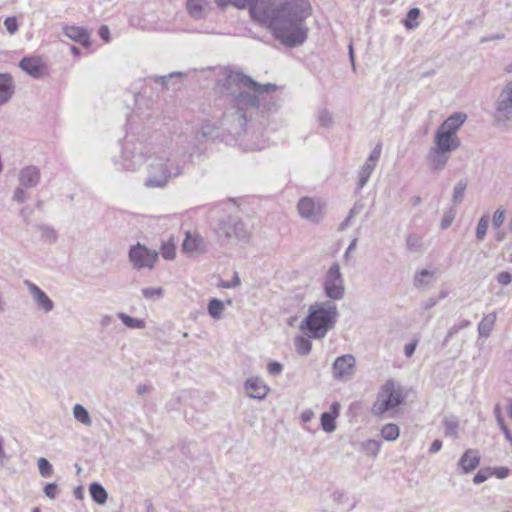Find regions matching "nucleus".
<instances>
[{
    "label": "nucleus",
    "mask_w": 512,
    "mask_h": 512,
    "mask_svg": "<svg viewBox=\"0 0 512 512\" xmlns=\"http://www.w3.org/2000/svg\"><path fill=\"white\" fill-rule=\"evenodd\" d=\"M217 89L229 103L220 119L221 129L233 136L245 132L248 118L254 112H269L277 107L271 95L277 89L275 84H259L241 72H228L218 81Z\"/></svg>",
    "instance_id": "nucleus-1"
},
{
    "label": "nucleus",
    "mask_w": 512,
    "mask_h": 512,
    "mask_svg": "<svg viewBox=\"0 0 512 512\" xmlns=\"http://www.w3.org/2000/svg\"><path fill=\"white\" fill-rule=\"evenodd\" d=\"M310 14L308 0H258L252 7V19L267 26L277 40L291 48L306 41L305 20Z\"/></svg>",
    "instance_id": "nucleus-2"
},
{
    "label": "nucleus",
    "mask_w": 512,
    "mask_h": 512,
    "mask_svg": "<svg viewBox=\"0 0 512 512\" xmlns=\"http://www.w3.org/2000/svg\"><path fill=\"white\" fill-rule=\"evenodd\" d=\"M186 158L185 154L178 151L154 152L148 157L144 186L147 188H165L171 179L183 173Z\"/></svg>",
    "instance_id": "nucleus-3"
},
{
    "label": "nucleus",
    "mask_w": 512,
    "mask_h": 512,
    "mask_svg": "<svg viewBox=\"0 0 512 512\" xmlns=\"http://www.w3.org/2000/svg\"><path fill=\"white\" fill-rule=\"evenodd\" d=\"M338 316L337 305L333 301L316 302L310 305L299 329L309 338L322 339L335 327Z\"/></svg>",
    "instance_id": "nucleus-4"
},
{
    "label": "nucleus",
    "mask_w": 512,
    "mask_h": 512,
    "mask_svg": "<svg viewBox=\"0 0 512 512\" xmlns=\"http://www.w3.org/2000/svg\"><path fill=\"white\" fill-rule=\"evenodd\" d=\"M406 394L404 388L395 380H387L381 387L376 401L373 403L371 413L375 417H382L387 412L403 404Z\"/></svg>",
    "instance_id": "nucleus-5"
},
{
    "label": "nucleus",
    "mask_w": 512,
    "mask_h": 512,
    "mask_svg": "<svg viewBox=\"0 0 512 512\" xmlns=\"http://www.w3.org/2000/svg\"><path fill=\"white\" fill-rule=\"evenodd\" d=\"M214 232L221 245H227L231 241L247 243L251 237V231L244 221L232 215L220 219L214 226Z\"/></svg>",
    "instance_id": "nucleus-6"
},
{
    "label": "nucleus",
    "mask_w": 512,
    "mask_h": 512,
    "mask_svg": "<svg viewBox=\"0 0 512 512\" xmlns=\"http://www.w3.org/2000/svg\"><path fill=\"white\" fill-rule=\"evenodd\" d=\"M146 157L145 145L142 142H133L126 138L123 144L122 154L119 158L114 157L113 163L117 170L135 171L139 169Z\"/></svg>",
    "instance_id": "nucleus-7"
},
{
    "label": "nucleus",
    "mask_w": 512,
    "mask_h": 512,
    "mask_svg": "<svg viewBox=\"0 0 512 512\" xmlns=\"http://www.w3.org/2000/svg\"><path fill=\"white\" fill-rule=\"evenodd\" d=\"M493 120L494 125L502 131L512 127V81L503 87L495 101Z\"/></svg>",
    "instance_id": "nucleus-8"
},
{
    "label": "nucleus",
    "mask_w": 512,
    "mask_h": 512,
    "mask_svg": "<svg viewBox=\"0 0 512 512\" xmlns=\"http://www.w3.org/2000/svg\"><path fill=\"white\" fill-rule=\"evenodd\" d=\"M323 288L325 295L330 299V301L334 302L335 300H341L344 297V281L338 263H333L328 269L324 278Z\"/></svg>",
    "instance_id": "nucleus-9"
},
{
    "label": "nucleus",
    "mask_w": 512,
    "mask_h": 512,
    "mask_svg": "<svg viewBox=\"0 0 512 512\" xmlns=\"http://www.w3.org/2000/svg\"><path fill=\"white\" fill-rule=\"evenodd\" d=\"M158 256L159 254L156 250L149 249L141 243L131 246L128 253L130 262L137 270L144 268L153 269Z\"/></svg>",
    "instance_id": "nucleus-10"
},
{
    "label": "nucleus",
    "mask_w": 512,
    "mask_h": 512,
    "mask_svg": "<svg viewBox=\"0 0 512 512\" xmlns=\"http://www.w3.org/2000/svg\"><path fill=\"white\" fill-rule=\"evenodd\" d=\"M297 208L302 218L313 223H318L323 217V205L320 200L303 197L299 200Z\"/></svg>",
    "instance_id": "nucleus-11"
},
{
    "label": "nucleus",
    "mask_w": 512,
    "mask_h": 512,
    "mask_svg": "<svg viewBox=\"0 0 512 512\" xmlns=\"http://www.w3.org/2000/svg\"><path fill=\"white\" fill-rule=\"evenodd\" d=\"M356 359L352 354H345L335 359L332 365L333 377L337 380L350 379L355 372Z\"/></svg>",
    "instance_id": "nucleus-12"
},
{
    "label": "nucleus",
    "mask_w": 512,
    "mask_h": 512,
    "mask_svg": "<svg viewBox=\"0 0 512 512\" xmlns=\"http://www.w3.org/2000/svg\"><path fill=\"white\" fill-rule=\"evenodd\" d=\"M24 285L27 287L36 307L39 310L47 314L54 309V302L40 287L29 280H24Z\"/></svg>",
    "instance_id": "nucleus-13"
},
{
    "label": "nucleus",
    "mask_w": 512,
    "mask_h": 512,
    "mask_svg": "<svg viewBox=\"0 0 512 512\" xmlns=\"http://www.w3.org/2000/svg\"><path fill=\"white\" fill-rule=\"evenodd\" d=\"M182 250L189 255L204 254L207 251V242L197 232H186L182 243Z\"/></svg>",
    "instance_id": "nucleus-14"
},
{
    "label": "nucleus",
    "mask_w": 512,
    "mask_h": 512,
    "mask_svg": "<svg viewBox=\"0 0 512 512\" xmlns=\"http://www.w3.org/2000/svg\"><path fill=\"white\" fill-rule=\"evenodd\" d=\"M449 159V153L439 150L432 146L428 151L426 162L427 166L432 172L438 173L446 167V164L449 161Z\"/></svg>",
    "instance_id": "nucleus-15"
},
{
    "label": "nucleus",
    "mask_w": 512,
    "mask_h": 512,
    "mask_svg": "<svg viewBox=\"0 0 512 512\" xmlns=\"http://www.w3.org/2000/svg\"><path fill=\"white\" fill-rule=\"evenodd\" d=\"M460 146V140L457 136L450 135L444 131L436 130L433 147L451 154Z\"/></svg>",
    "instance_id": "nucleus-16"
},
{
    "label": "nucleus",
    "mask_w": 512,
    "mask_h": 512,
    "mask_svg": "<svg viewBox=\"0 0 512 512\" xmlns=\"http://www.w3.org/2000/svg\"><path fill=\"white\" fill-rule=\"evenodd\" d=\"M41 178V173L38 167L30 165L20 170L18 180L24 188L36 187Z\"/></svg>",
    "instance_id": "nucleus-17"
},
{
    "label": "nucleus",
    "mask_w": 512,
    "mask_h": 512,
    "mask_svg": "<svg viewBox=\"0 0 512 512\" xmlns=\"http://www.w3.org/2000/svg\"><path fill=\"white\" fill-rule=\"evenodd\" d=\"M245 391L250 398L264 399L269 391L268 386L260 378H249L245 382Z\"/></svg>",
    "instance_id": "nucleus-18"
},
{
    "label": "nucleus",
    "mask_w": 512,
    "mask_h": 512,
    "mask_svg": "<svg viewBox=\"0 0 512 512\" xmlns=\"http://www.w3.org/2000/svg\"><path fill=\"white\" fill-rule=\"evenodd\" d=\"M480 464V454L477 450L468 449L460 457L458 467L463 474L474 471Z\"/></svg>",
    "instance_id": "nucleus-19"
},
{
    "label": "nucleus",
    "mask_w": 512,
    "mask_h": 512,
    "mask_svg": "<svg viewBox=\"0 0 512 512\" xmlns=\"http://www.w3.org/2000/svg\"><path fill=\"white\" fill-rule=\"evenodd\" d=\"M340 414V404L333 402L330 406V411L323 412L320 417L322 429L326 433H332L336 429L335 420Z\"/></svg>",
    "instance_id": "nucleus-20"
},
{
    "label": "nucleus",
    "mask_w": 512,
    "mask_h": 512,
    "mask_svg": "<svg viewBox=\"0 0 512 512\" xmlns=\"http://www.w3.org/2000/svg\"><path fill=\"white\" fill-rule=\"evenodd\" d=\"M63 33L66 37L74 42L81 44L84 47L90 46V34L83 27L78 26H65Z\"/></svg>",
    "instance_id": "nucleus-21"
},
{
    "label": "nucleus",
    "mask_w": 512,
    "mask_h": 512,
    "mask_svg": "<svg viewBox=\"0 0 512 512\" xmlns=\"http://www.w3.org/2000/svg\"><path fill=\"white\" fill-rule=\"evenodd\" d=\"M19 67L34 78H41L44 74V66L41 60L36 57L23 58L19 63Z\"/></svg>",
    "instance_id": "nucleus-22"
},
{
    "label": "nucleus",
    "mask_w": 512,
    "mask_h": 512,
    "mask_svg": "<svg viewBox=\"0 0 512 512\" xmlns=\"http://www.w3.org/2000/svg\"><path fill=\"white\" fill-rule=\"evenodd\" d=\"M464 113H454L449 116L439 127L438 130L444 131L450 135L457 136L456 133L466 120Z\"/></svg>",
    "instance_id": "nucleus-23"
},
{
    "label": "nucleus",
    "mask_w": 512,
    "mask_h": 512,
    "mask_svg": "<svg viewBox=\"0 0 512 512\" xmlns=\"http://www.w3.org/2000/svg\"><path fill=\"white\" fill-rule=\"evenodd\" d=\"M15 86L8 73H0V106L6 104L13 96Z\"/></svg>",
    "instance_id": "nucleus-24"
},
{
    "label": "nucleus",
    "mask_w": 512,
    "mask_h": 512,
    "mask_svg": "<svg viewBox=\"0 0 512 512\" xmlns=\"http://www.w3.org/2000/svg\"><path fill=\"white\" fill-rule=\"evenodd\" d=\"M221 125H216L210 121L203 123L201 128L196 132L195 139L199 142L208 141L218 138L220 135Z\"/></svg>",
    "instance_id": "nucleus-25"
},
{
    "label": "nucleus",
    "mask_w": 512,
    "mask_h": 512,
    "mask_svg": "<svg viewBox=\"0 0 512 512\" xmlns=\"http://www.w3.org/2000/svg\"><path fill=\"white\" fill-rule=\"evenodd\" d=\"M207 6L208 2L206 0H187L186 2V9L195 20L205 18Z\"/></svg>",
    "instance_id": "nucleus-26"
},
{
    "label": "nucleus",
    "mask_w": 512,
    "mask_h": 512,
    "mask_svg": "<svg viewBox=\"0 0 512 512\" xmlns=\"http://www.w3.org/2000/svg\"><path fill=\"white\" fill-rule=\"evenodd\" d=\"M89 492L91 498L94 502L99 505H103L106 503L108 498V493L105 488L98 482H93L89 486Z\"/></svg>",
    "instance_id": "nucleus-27"
},
{
    "label": "nucleus",
    "mask_w": 512,
    "mask_h": 512,
    "mask_svg": "<svg viewBox=\"0 0 512 512\" xmlns=\"http://www.w3.org/2000/svg\"><path fill=\"white\" fill-rule=\"evenodd\" d=\"M219 7H226L232 5L238 9H248L249 14L252 17V7L258 2V0H215Z\"/></svg>",
    "instance_id": "nucleus-28"
},
{
    "label": "nucleus",
    "mask_w": 512,
    "mask_h": 512,
    "mask_svg": "<svg viewBox=\"0 0 512 512\" xmlns=\"http://www.w3.org/2000/svg\"><path fill=\"white\" fill-rule=\"evenodd\" d=\"M496 321V313H490L486 315L481 322L478 324V332L480 336L487 337L490 335V332L494 326Z\"/></svg>",
    "instance_id": "nucleus-29"
},
{
    "label": "nucleus",
    "mask_w": 512,
    "mask_h": 512,
    "mask_svg": "<svg viewBox=\"0 0 512 512\" xmlns=\"http://www.w3.org/2000/svg\"><path fill=\"white\" fill-rule=\"evenodd\" d=\"M375 168L374 163L366 161L359 171V180L357 183V189L361 190L368 182L373 170Z\"/></svg>",
    "instance_id": "nucleus-30"
},
{
    "label": "nucleus",
    "mask_w": 512,
    "mask_h": 512,
    "mask_svg": "<svg viewBox=\"0 0 512 512\" xmlns=\"http://www.w3.org/2000/svg\"><path fill=\"white\" fill-rule=\"evenodd\" d=\"M225 309L224 303L217 299V298H211L209 300L207 310L208 314L215 320H218L221 318L222 313Z\"/></svg>",
    "instance_id": "nucleus-31"
},
{
    "label": "nucleus",
    "mask_w": 512,
    "mask_h": 512,
    "mask_svg": "<svg viewBox=\"0 0 512 512\" xmlns=\"http://www.w3.org/2000/svg\"><path fill=\"white\" fill-rule=\"evenodd\" d=\"M72 411H73V416L77 421H79L80 423H82L86 426H91L92 420H91L90 414H89L88 410L83 405H81V404L74 405Z\"/></svg>",
    "instance_id": "nucleus-32"
},
{
    "label": "nucleus",
    "mask_w": 512,
    "mask_h": 512,
    "mask_svg": "<svg viewBox=\"0 0 512 512\" xmlns=\"http://www.w3.org/2000/svg\"><path fill=\"white\" fill-rule=\"evenodd\" d=\"M38 230L40 231L41 239L44 242L53 244L57 241L58 235H57L56 230L52 226L46 225V224H40V225H38Z\"/></svg>",
    "instance_id": "nucleus-33"
},
{
    "label": "nucleus",
    "mask_w": 512,
    "mask_h": 512,
    "mask_svg": "<svg viewBox=\"0 0 512 512\" xmlns=\"http://www.w3.org/2000/svg\"><path fill=\"white\" fill-rule=\"evenodd\" d=\"M311 338L308 336H297L294 340L295 348L298 354L308 355L312 349Z\"/></svg>",
    "instance_id": "nucleus-34"
},
{
    "label": "nucleus",
    "mask_w": 512,
    "mask_h": 512,
    "mask_svg": "<svg viewBox=\"0 0 512 512\" xmlns=\"http://www.w3.org/2000/svg\"><path fill=\"white\" fill-rule=\"evenodd\" d=\"M118 317L122 321V323L128 328L143 329L145 327L144 320L131 317L126 313L120 312L118 313Z\"/></svg>",
    "instance_id": "nucleus-35"
},
{
    "label": "nucleus",
    "mask_w": 512,
    "mask_h": 512,
    "mask_svg": "<svg viewBox=\"0 0 512 512\" xmlns=\"http://www.w3.org/2000/svg\"><path fill=\"white\" fill-rule=\"evenodd\" d=\"M399 427L394 423H388L381 429V436L386 441H395L399 437Z\"/></svg>",
    "instance_id": "nucleus-36"
},
{
    "label": "nucleus",
    "mask_w": 512,
    "mask_h": 512,
    "mask_svg": "<svg viewBox=\"0 0 512 512\" xmlns=\"http://www.w3.org/2000/svg\"><path fill=\"white\" fill-rule=\"evenodd\" d=\"M466 188H467V182L465 180L458 181L456 183V185L454 186L453 194H452V202L455 205L462 203V201L464 199Z\"/></svg>",
    "instance_id": "nucleus-37"
},
{
    "label": "nucleus",
    "mask_w": 512,
    "mask_h": 512,
    "mask_svg": "<svg viewBox=\"0 0 512 512\" xmlns=\"http://www.w3.org/2000/svg\"><path fill=\"white\" fill-rule=\"evenodd\" d=\"M489 220H490V218H489L488 214H484L480 217L477 227H476V232H475V236L478 241L484 240L486 233H487Z\"/></svg>",
    "instance_id": "nucleus-38"
},
{
    "label": "nucleus",
    "mask_w": 512,
    "mask_h": 512,
    "mask_svg": "<svg viewBox=\"0 0 512 512\" xmlns=\"http://www.w3.org/2000/svg\"><path fill=\"white\" fill-rule=\"evenodd\" d=\"M362 449L366 454L376 457L380 452L381 443L378 440L368 439L362 443Z\"/></svg>",
    "instance_id": "nucleus-39"
},
{
    "label": "nucleus",
    "mask_w": 512,
    "mask_h": 512,
    "mask_svg": "<svg viewBox=\"0 0 512 512\" xmlns=\"http://www.w3.org/2000/svg\"><path fill=\"white\" fill-rule=\"evenodd\" d=\"M446 436L456 438L458 436V421L454 417L445 418L443 421Z\"/></svg>",
    "instance_id": "nucleus-40"
},
{
    "label": "nucleus",
    "mask_w": 512,
    "mask_h": 512,
    "mask_svg": "<svg viewBox=\"0 0 512 512\" xmlns=\"http://www.w3.org/2000/svg\"><path fill=\"white\" fill-rule=\"evenodd\" d=\"M185 74L183 72H172L168 75H164V76H151L149 77L148 79L149 80H154L156 83H160L161 86L164 88V89H168L169 86H168V82L174 78H181L183 77Z\"/></svg>",
    "instance_id": "nucleus-41"
},
{
    "label": "nucleus",
    "mask_w": 512,
    "mask_h": 512,
    "mask_svg": "<svg viewBox=\"0 0 512 512\" xmlns=\"http://www.w3.org/2000/svg\"><path fill=\"white\" fill-rule=\"evenodd\" d=\"M422 239L416 234H409L406 238V247L410 252H420L422 250Z\"/></svg>",
    "instance_id": "nucleus-42"
},
{
    "label": "nucleus",
    "mask_w": 512,
    "mask_h": 512,
    "mask_svg": "<svg viewBox=\"0 0 512 512\" xmlns=\"http://www.w3.org/2000/svg\"><path fill=\"white\" fill-rule=\"evenodd\" d=\"M494 415H495L497 423H498L500 429L502 430L503 434L505 435L506 439L508 441L512 442L511 433L504 422V418L502 417V414H501V408L498 404L494 407Z\"/></svg>",
    "instance_id": "nucleus-43"
},
{
    "label": "nucleus",
    "mask_w": 512,
    "mask_h": 512,
    "mask_svg": "<svg viewBox=\"0 0 512 512\" xmlns=\"http://www.w3.org/2000/svg\"><path fill=\"white\" fill-rule=\"evenodd\" d=\"M142 295L145 299L156 300L164 295V290L161 287H147L142 289Z\"/></svg>",
    "instance_id": "nucleus-44"
},
{
    "label": "nucleus",
    "mask_w": 512,
    "mask_h": 512,
    "mask_svg": "<svg viewBox=\"0 0 512 512\" xmlns=\"http://www.w3.org/2000/svg\"><path fill=\"white\" fill-rule=\"evenodd\" d=\"M420 15V9L419 8H411L408 13L407 17L404 20V25L407 29H414L418 26V23L415 22V20Z\"/></svg>",
    "instance_id": "nucleus-45"
},
{
    "label": "nucleus",
    "mask_w": 512,
    "mask_h": 512,
    "mask_svg": "<svg viewBox=\"0 0 512 512\" xmlns=\"http://www.w3.org/2000/svg\"><path fill=\"white\" fill-rule=\"evenodd\" d=\"M161 255L166 260H173L176 255L175 245L171 242H163L160 247Z\"/></svg>",
    "instance_id": "nucleus-46"
},
{
    "label": "nucleus",
    "mask_w": 512,
    "mask_h": 512,
    "mask_svg": "<svg viewBox=\"0 0 512 512\" xmlns=\"http://www.w3.org/2000/svg\"><path fill=\"white\" fill-rule=\"evenodd\" d=\"M38 469L42 477H50L53 474L51 463L44 457L38 459Z\"/></svg>",
    "instance_id": "nucleus-47"
},
{
    "label": "nucleus",
    "mask_w": 512,
    "mask_h": 512,
    "mask_svg": "<svg viewBox=\"0 0 512 512\" xmlns=\"http://www.w3.org/2000/svg\"><path fill=\"white\" fill-rule=\"evenodd\" d=\"M318 121L322 127L329 128L333 124L332 114L328 110L322 109L318 112Z\"/></svg>",
    "instance_id": "nucleus-48"
},
{
    "label": "nucleus",
    "mask_w": 512,
    "mask_h": 512,
    "mask_svg": "<svg viewBox=\"0 0 512 512\" xmlns=\"http://www.w3.org/2000/svg\"><path fill=\"white\" fill-rule=\"evenodd\" d=\"M505 220V209L503 207H499L493 214L492 218V226L495 230H498Z\"/></svg>",
    "instance_id": "nucleus-49"
},
{
    "label": "nucleus",
    "mask_w": 512,
    "mask_h": 512,
    "mask_svg": "<svg viewBox=\"0 0 512 512\" xmlns=\"http://www.w3.org/2000/svg\"><path fill=\"white\" fill-rule=\"evenodd\" d=\"M433 275V272L423 269L420 272H418L414 277V285L417 288L423 287L427 285V282L425 281L426 277H431Z\"/></svg>",
    "instance_id": "nucleus-50"
},
{
    "label": "nucleus",
    "mask_w": 512,
    "mask_h": 512,
    "mask_svg": "<svg viewBox=\"0 0 512 512\" xmlns=\"http://www.w3.org/2000/svg\"><path fill=\"white\" fill-rule=\"evenodd\" d=\"M4 26L10 35L15 34L19 29L17 18L14 16L5 18Z\"/></svg>",
    "instance_id": "nucleus-51"
},
{
    "label": "nucleus",
    "mask_w": 512,
    "mask_h": 512,
    "mask_svg": "<svg viewBox=\"0 0 512 512\" xmlns=\"http://www.w3.org/2000/svg\"><path fill=\"white\" fill-rule=\"evenodd\" d=\"M490 476H492L491 468L480 469L473 477V483L481 484L485 482Z\"/></svg>",
    "instance_id": "nucleus-52"
},
{
    "label": "nucleus",
    "mask_w": 512,
    "mask_h": 512,
    "mask_svg": "<svg viewBox=\"0 0 512 512\" xmlns=\"http://www.w3.org/2000/svg\"><path fill=\"white\" fill-rule=\"evenodd\" d=\"M471 322L469 320H461L457 323H455L454 325H452L449 329V337H453L454 335H456L460 330L464 329V328H467L468 326H470Z\"/></svg>",
    "instance_id": "nucleus-53"
},
{
    "label": "nucleus",
    "mask_w": 512,
    "mask_h": 512,
    "mask_svg": "<svg viewBox=\"0 0 512 512\" xmlns=\"http://www.w3.org/2000/svg\"><path fill=\"white\" fill-rule=\"evenodd\" d=\"M455 218V212L452 209L444 212L443 218L441 220V228L447 229L452 224Z\"/></svg>",
    "instance_id": "nucleus-54"
},
{
    "label": "nucleus",
    "mask_w": 512,
    "mask_h": 512,
    "mask_svg": "<svg viewBox=\"0 0 512 512\" xmlns=\"http://www.w3.org/2000/svg\"><path fill=\"white\" fill-rule=\"evenodd\" d=\"M267 370L270 375L278 376L283 371V365L277 361H271L267 365Z\"/></svg>",
    "instance_id": "nucleus-55"
},
{
    "label": "nucleus",
    "mask_w": 512,
    "mask_h": 512,
    "mask_svg": "<svg viewBox=\"0 0 512 512\" xmlns=\"http://www.w3.org/2000/svg\"><path fill=\"white\" fill-rule=\"evenodd\" d=\"M44 494L49 498V499H55L57 497V494H58V486L56 483H48L45 485L44 487Z\"/></svg>",
    "instance_id": "nucleus-56"
},
{
    "label": "nucleus",
    "mask_w": 512,
    "mask_h": 512,
    "mask_svg": "<svg viewBox=\"0 0 512 512\" xmlns=\"http://www.w3.org/2000/svg\"><path fill=\"white\" fill-rule=\"evenodd\" d=\"M509 473H510V470L507 467L491 468V474L496 476L498 479L507 478Z\"/></svg>",
    "instance_id": "nucleus-57"
},
{
    "label": "nucleus",
    "mask_w": 512,
    "mask_h": 512,
    "mask_svg": "<svg viewBox=\"0 0 512 512\" xmlns=\"http://www.w3.org/2000/svg\"><path fill=\"white\" fill-rule=\"evenodd\" d=\"M356 206H354L350 211H349V214L348 216L340 223L339 227H338V230L339 231H344L345 229L348 228V226L350 225L351 223V220L353 219L354 215L356 214Z\"/></svg>",
    "instance_id": "nucleus-58"
},
{
    "label": "nucleus",
    "mask_w": 512,
    "mask_h": 512,
    "mask_svg": "<svg viewBox=\"0 0 512 512\" xmlns=\"http://www.w3.org/2000/svg\"><path fill=\"white\" fill-rule=\"evenodd\" d=\"M497 281L502 286H507L512 281V275L507 271H502L497 275Z\"/></svg>",
    "instance_id": "nucleus-59"
},
{
    "label": "nucleus",
    "mask_w": 512,
    "mask_h": 512,
    "mask_svg": "<svg viewBox=\"0 0 512 512\" xmlns=\"http://www.w3.org/2000/svg\"><path fill=\"white\" fill-rule=\"evenodd\" d=\"M28 198L23 186L17 187L14 191L13 200L17 202H24Z\"/></svg>",
    "instance_id": "nucleus-60"
},
{
    "label": "nucleus",
    "mask_w": 512,
    "mask_h": 512,
    "mask_svg": "<svg viewBox=\"0 0 512 512\" xmlns=\"http://www.w3.org/2000/svg\"><path fill=\"white\" fill-rule=\"evenodd\" d=\"M380 154H381V145H377L373 149V151L370 153V155L366 161H369V163L375 164L379 160Z\"/></svg>",
    "instance_id": "nucleus-61"
},
{
    "label": "nucleus",
    "mask_w": 512,
    "mask_h": 512,
    "mask_svg": "<svg viewBox=\"0 0 512 512\" xmlns=\"http://www.w3.org/2000/svg\"><path fill=\"white\" fill-rule=\"evenodd\" d=\"M417 344H418L417 340H414L405 345L404 354L407 358H410L414 354Z\"/></svg>",
    "instance_id": "nucleus-62"
},
{
    "label": "nucleus",
    "mask_w": 512,
    "mask_h": 512,
    "mask_svg": "<svg viewBox=\"0 0 512 512\" xmlns=\"http://www.w3.org/2000/svg\"><path fill=\"white\" fill-rule=\"evenodd\" d=\"M98 34H99L100 38L102 40H104L105 42H109L110 41V30H109L108 26L102 25L99 28Z\"/></svg>",
    "instance_id": "nucleus-63"
},
{
    "label": "nucleus",
    "mask_w": 512,
    "mask_h": 512,
    "mask_svg": "<svg viewBox=\"0 0 512 512\" xmlns=\"http://www.w3.org/2000/svg\"><path fill=\"white\" fill-rule=\"evenodd\" d=\"M441 448H442V441L439 439H436L431 444L429 452L431 454H435V453L439 452L441 450Z\"/></svg>",
    "instance_id": "nucleus-64"
}]
</instances>
